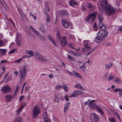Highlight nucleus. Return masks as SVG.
<instances>
[{"label":"nucleus","mask_w":122,"mask_h":122,"mask_svg":"<svg viewBox=\"0 0 122 122\" xmlns=\"http://www.w3.org/2000/svg\"><path fill=\"white\" fill-rule=\"evenodd\" d=\"M108 34V31L106 30H100L97 33L95 41L97 43L101 42L106 38Z\"/></svg>","instance_id":"1"},{"label":"nucleus","mask_w":122,"mask_h":122,"mask_svg":"<svg viewBox=\"0 0 122 122\" xmlns=\"http://www.w3.org/2000/svg\"><path fill=\"white\" fill-rule=\"evenodd\" d=\"M27 66L24 65L19 71V78L20 79V81H22L25 78L26 75V71H25Z\"/></svg>","instance_id":"2"},{"label":"nucleus","mask_w":122,"mask_h":122,"mask_svg":"<svg viewBox=\"0 0 122 122\" xmlns=\"http://www.w3.org/2000/svg\"><path fill=\"white\" fill-rule=\"evenodd\" d=\"M107 10L105 12V14L108 16L114 15L116 10L115 8L110 5H109L107 8Z\"/></svg>","instance_id":"3"},{"label":"nucleus","mask_w":122,"mask_h":122,"mask_svg":"<svg viewBox=\"0 0 122 122\" xmlns=\"http://www.w3.org/2000/svg\"><path fill=\"white\" fill-rule=\"evenodd\" d=\"M97 14V13L96 12H94L89 14L86 18V21L90 22L91 23H93L96 18Z\"/></svg>","instance_id":"4"},{"label":"nucleus","mask_w":122,"mask_h":122,"mask_svg":"<svg viewBox=\"0 0 122 122\" xmlns=\"http://www.w3.org/2000/svg\"><path fill=\"white\" fill-rule=\"evenodd\" d=\"M40 112V107L37 105L35 106L33 110V118L35 119Z\"/></svg>","instance_id":"5"},{"label":"nucleus","mask_w":122,"mask_h":122,"mask_svg":"<svg viewBox=\"0 0 122 122\" xmlns=\"http://www.w3.org/2000/svg\"><path fill=\"white\" fill-rule=\"evenodd\" d=\"M107 2L106 0L100 2L98 4L99 8L102 9L103 10L107 9L108 5H107Z\"/></svg>","instance_id":"6"},{"label":"nucleus","mask_w":122,"mask_h":122,"mask_svg":"<svg viewBox=\"0 0 122 122\" xmlns=\"http://www.w3.org/2000/svg\"><path fill=\"white\" fill-rule=\"evenodd\" d=\"M90 118L92 122H98L99 119V117L96 114L94 113L90 115Z\"/></svg>","instance_id":"7"},{"label":"nucleus","mask_w":122,"mask_h":122,"mask_svg":"<svg viewBox=\"0 0 122 122\" xmlns=\"http://www.w3.org/2000/svg\"><path fill=\"white\" fill-rule=\"evenodd\" d=\"M2 90L3 93H10L11 92V89L9 86H5L2 88Z\"/></svg>","instance_id":"8"},{"label":"nucleus","mask_w":122,"mask_h":122,"mask_svg":"<svg viewBox=\"0 0 122 122\" xmlns=\"http://www.w3.org/2000/svg\"><path fill=\"white\" fill-rule=\"evenodd\" d=\"M61 20L63 27L65 28H68L69 26V24L67 20L63 19H61Z\"/></svg>","instance_id":"9"},{"label":"nucleus","mask_w":122,"mask_h":122,"mask_svg":"<svg viewBox=\"0 0 122 122\" xmlns=\"http://www.w3.org/2000/svg\"><path fill=\"white\" fill-rule=\"evenodd\" d=\"M21 35L19 33H17L16 34V39L17 41V45L18 46H20L22 45V43L21 41L20 37Z\"/></svg>","instance_id":"10"},{"label":"nucleus","mask_w":122,"mask_h":122,"mask_svg":"<svg viewBox=\"0 0 122 122\" xmlns=\"http://www.w3.org/2000/svg\"><path fill=\"white\" fill-rule=\"evenodd\" d=\"M34 54L35 58L39 61H41V60H42V59L43 58V56L37 51L35 52Z\"/></svg>","instance_id":"11"},{"label":"nucleus","mask_w":122,"mask_h":122,"mask_svg":"<svg viewBox=\"0 0 122 122\" xmlns=\"http://www.w3.org/2000/svg\"><path fill=\"white\" fill-rule=\"evenodd\" d=\"M84 4L90 11H92L94 9V6L92 4L86 3Z\"/></svg>","instance_id":"12"},{"label":"nucleus","mask_w":122,"mask_h":122,"mask_svg":"<svg viewBox=\"0 0 122 122\" xmlns=\"http://www.w3.org/2000/svg\"><path fill=\"white\" fill-rule=\"evenodd\" d=\"M73 93L74 94L69 96V97H73L78 96L79 95H80V91L78 90L75 91Z\"/></svg>","instance_id":"13"},{"label":"nucleus","mask_w":122,"mask_h":122,"mask_svg":"<svg viewBox=\"0 0 122 122\" xmlns=\"http://www.w3.org/2000/svg\"><path fill=\"white\" fill-rule=\"evenodd\" d=\"M62 45H66L67 43V38L66 36H63L62 37V39L60 41Z\"/></svg>","instance_id":"14"},{"label":"nucleus","mask_w":122,"mask_h":122,"mask_svg":"<svg viewBox=\"0 0 122 122\" xmlns=\"http://www.w3.org/2000/svg\"><path fill=\"white\" fill-rule=\"evenodd\" d=\"M7 51L6 49H0V56H3L5 55Z\"/></svg>","instance_id":"15"},{"label":"nucleus","mask_w":122,"mask_h":122,"mask_svg":"<svg viewBox=\"0 0 122 122\" xmlns=\"http://www.w3.org/2000/svg\"><path fill=\"white\" fill-rule=\"evenodd\" d=\"M98 25L100 29H102L101 30H106V27L102 22H99L98 24Z\"/></svg>","instance_id":"16"},{"label":"nucleus","mask_w":122,"mask_h":122,"mask_svg":"<svg viewBox=\"0 0 122 122\" xmlns=\"http://www.w3.org/2000/svg\"><path fill=\"white\" fill-rule=\"evenodd\" d=\"M15 96H13V95L12 96H11L10 95H7L5 97L6 100L7 101H10L12 99H14Z\"/></svg>","instance_id":"17"},{"label":"nucleus","mask_w":122,"mask_h":122,"mask_svg":"<svg viewBox=\"0 0 122 122\" xmlns=\"http://www.w3.org/2000/svg\"><path fill=\"white\" fill-rule=\"evenodd\" d=\"M47 38L49 40L51 41L55 46H56V44L54 40L53 39L51 36L50 35H48L47 36Z\"/></svg>","instance_id":"18"},{"label":"nucleus","mask_w":122,"mask_h":122,"mask_svg":"<svg viewBox=\"0 0 122 122\" xmlns=\"http://www.w3.org/2000/svg\"><path fill=\"white\" fill-rule=\"evenodd\" d=\"M90 48V46H84L81 49V51L82 52H84L87 51Z\"/></svg>","instance_id":"19"},{"label":"nucleus","mask_w":122,"mask_h":122,"mask_svg":"<svg viewBox=\"0 0 122 122\" xmlns=\"http://www.w3.org/2000/svg\"><path fill=\"white\" fill-rule=\"evenodd\" d=\"M23 119L20 117H18L16 118L13 121V122H22Z\"/></svg>","instance_id":"20"},{"label":"nucleus","mask_w":122,"mask_h":122,"mask_svg":"<svg viewBox=\"0 0 122 122\" xmlns=\"http://www.w3.org/2000/svg\"><path fill=\"white\" fill-rule=\"evenodd\" d=\"M83 43L84 46H89L91 45L92 44L90 41L89 40H84Z\"/></svg>","instance_id":"21"},{"label":"nucleus","mask_w":122,"mask_h":122,"mask_svg":"<svg viewBox=\"0 0 122 122\" xmlns=\"http://www.w3.org/2000/svg\"><path fill=\"white\" fill-rule=\"evenodd\" d=\"M39 30L42 33H44L46 31V30L45 29L44 25L41 24Z\"/></svg>","instance_id":"22"},{"label":"nucleus","mask_w":122,"mask_h":122,"mask_svg":"<svg viewBox=\"0 0 122 122\" xmlns=\"http://www.w3.org/2000/svg\"><path fill=\"white\" fill-rule=\"evenodd\" d=\"M99 22H101L103 20V15L101 13H99L98 16Z\"/></svg>","instance_id":"23"},{"label":"nucleus","mask_w":122,"mask_h":122,"mask_svg":"<svg viewBox=\"0 0 122 122\" xmlns=\"http://www.w3.org/2000/svg\"><path fill=\"white\" fill-rule=\"evenodd\" d=\"M75 87L76 88L80 89L82 90H84V88L79 84H76L75 86Z\"/></svg>","instance_id":"24"},{"label":"nucleus","mask_w":122,"mask_h":122,"mask_svg":"<svg viewBox=\"0 0 122 122\" xmlns=\"http://www.w3.org/2000/svg\"><path fill=\"white\" fill-rule=\"evenodd\" d=\"M86 63V62H85L82 65V66H80V68L82 69L84 71H85L86 70V66L85 64Z\"/></svg>","instance_id":"25"},{"label":"nucleus","mask_w":122,"mask_h":122,"mask_svg":"<svg viewBox=\"0 0 122 122\" xmlns=\"http://www.w3.org/2000/svg\"><path fill=\"white\" fill-rule=\"evenodd\" d=\"M7 42V41L5 40L2 41L0 39V46H4L5 45Z\"/></svg>","instance_id":"26"},{"label":"nucleus","mask_w":122,"mask_h":122,"mask_svg":"<svg viewBox=\"0 0 122 122\" xmlns=\"http://www.w3.org/2000/svg\"><path fill=\"white\" fill-rule=\"evenodd\" d=\"M77 4V3L74 0H72L70 2V5L71 6H74Z\"/></svg>","instance_id":"27"},{"label":"nucleus","mask_w":122,"mask_h":122,"mask_svg":"<svg viewBox=\"0 0 122 122\" xmlns=\"http://www.w3.org/2000/svg\"><path fill=\"white\" fill-rule=\"evenodd\" d=\"M26 53L32 56L34 55L33 52L31 50H30L29 51H26Z\"/></svg>","instance_id":"28"},{"label":"nucleus","mask_w":122,"mask_h":122,"mask_svg":"<svg viewBox=\"0 0 122 122\" xmlns=\"http://www.w3.org/2000/svg\"><path fill=\"white\" fill-rule=\"evenodd\" d=\"M31 29V30L33 31V32L35 33V34L37 35H39V33L34 28H33L32 26H30L29 27Z\"/></svg>","instance_id":"29"},{"label":"nucleus","mask_w":122,"mask_h":122,"mask_svg":"<svg viewBox=\"0 0 122 122\" xmlns=\"http://www.w3.org/2000/svg\"><path fill=\"white\" fill-rule=\"evenodd\" d=\"M89 104L90 107H91L94 109H95L97 107V105L95 103H89Z\"/></svg>","instance_id":"30"},{"label":"nucleus","mask_w":122,"mask_h":122,"mask_svg":"<svg viewBox=\"0 0 122 122\" xmlns=\"http://www.w3.org/2000/svg\"><path fill=\"white\" fill-rule=\"evenodd\" d=\"M17 50L16 49H14L11 50L9 52L8 54L9 55H10L13 53L14 52H17Z\"/></svg>","instance_id":"31"},{"label":"nucleus","mask_w":122,"mask_h":122,"mask_svg":"<svg viewBox=\"0 0 122 122\" xmlns=\"http://www.w3.org/2000/svg\"><path fill=\"white\" fill-rule=\"evenodd\" d=\"M68 58L70 60L75 61V59L72 56L70 55L69 54L68 55Z\"/></svg>","instance_id":"32"},{"label":"nucleus","mask_w":122,"mask_h":122,"mask_svg":"<svg viewBox=\"0 0 122 122\" xmlns=\"http://www.w3.org/2000/svg\"><path fill=\"white\" fill-rule=\"evenodd\" d=\"M74 73L75 75L74 76H76L80 79H82V76L76 72L75 71V72H74Z\"/></svg>","instance_id":"33"},{"label":"nucleus","mask_w":122,"mask_h":122,"mask_svg":"<svg viewBox=\"0 0 122 122\" xmlns=\"http://www.w3.org/2000/svg\"><path fill=\"white\" fill-rule=\"evenodd\" d=\"M19 86H17L16 87V89L14 93L13 94V96H16V94L18 91L19 89Z\"/></svg>","instance_id":"34"},{"label":"nucleus","mask_w":122,"mask_h":122,"mask_svg":"<svg viewBox=\"0 0 122 122\" xmlns=\"http://www.w3.org/2000/svg\"><path fill=\"white\" fill-rule=\"evenodd\" d=\"M114 78V76L113 75H109L108 76V80L109 81L113 79Z\"/></svg>","instance_id":"35"},{"label":"nucleus","mask_w":122,"mask_h":122,"mask_svg":"<svg viewBox=\"0 0 122 122\" xmlns=\"http://www.w3.org/2000/svg\"><path fill=\"white\" fill-rule=\"evenodd\" d=\"M43 58H42V60H41V61L44 62H46L47 61V60L45 57L43 56Z\"/></svg>","instance_id":"36"},{"label":"nucleus","mask_w":122,"mask_h":122,"mask_svg":"<svg viewBox=\"0 0 122 122\" xmlns=\"http://www.w3.org/2000/svg\"><path fill=\"white\" fill-rule=\"evenodd\" d=\"M97 111L100 112L102 115H103V112L102 110L99 107H97Z\"/></svg>","instance_id":"37"},{"label":"nucleus","mask_w":122,"mask_h":122,"mask_svg":"<svg viewBox=\"0 0 122 122\" xmlns=\"http://www.w3.org/2000/svg\"><path fill=\"white\" fill-rule=\"evenodd\" d=\"M112 63L106 64V68H109L112 65Z\"/></svg>","instance_id":"38"},{"label":"nucleus","mask_w":122,"mask_h":122,"mask_svg":"<svg viewBox=\"0 0 122 122\" xmlns=\"http://www.w3.org/2000/svg\"><path fill=\"white\" fill-rule=\"evenodd\" d=\"M109 120L110 122H117L116 121L113 117L109 118Z\"/></svg>","instance_id":"39"},{"label":"nucleus","mask_w":122,"mask_h":122,"mask_svg":"<svg viewBox=\"0 0 122 122\" xmlns=\"http://www.w3.org/2000/svg\"><path fill=\"white\" fill-rule=\"evenodd\" d=\"M46 112H44L43 114V117L44 118H48V115L47 114Z\"/></svg>","instance_id":"40"},{"label":"nucleus","mask_w":122,"mask_h":122,"mask_svg":"<svg viewBox=\"0 0 122 122\" xmlns=\"http://www.w3.org/2000/svg\"><path fill=\"white\" fill-rule=\"evenodd\" d=\"M51 121L50 119L48 118H44L43 122H50Z\"/></svg>","instance_id":"41"},{"label":"nucleus","mask_w":122,"mask_h":122,"mask_svg":"<svg viewBox=\"0 0 122 122\" xmlns=\"http://www.w3.org/2000/svg\"><path fill=\"white\" fill-rule=\"evenodd\" d=\"M115 81L119 83H120L121 82V80L120 79L117 78H116L115 79Z\"/></svg>","instance_id":"42"},{"label":"nucleus","mask_w":122,"mask_h":122,"mask_svg":"<svg viewBox=\"0 0 122 122\" xmlns=\"http://www.w3.org/2000/svg\"><path fill=\"white\" fill-rule=\"evenodd\" d=\"M119 2H119L118 0H117V1L116 2L115 4V6L117 7L119 6L120 5Z\"/></svg>","instance_id":"43"},{"label":"nucleus","mask_w":122,"mask_h":122,"mask_svg":"<svg viewBox=\"0 0 122 122\" xmlns=\"http://www.w3.org/2000/svg\"><path fill=\"white\" fill-rule=\"evenodd\" d=\"M63 86L61 85H58L56 86V89H59L62 88Z\"/></svg>","instance_id":"44"},{"label":"nucleus","mask_w":122,"mask_h":122,"mask_svg":"<svg viewBox=\"0 0 122 122\" xmlns=\"http://www.w3.org/2000/svg\"><path fill=\"white\" fill-rule=\"evenodd\" d=\"M74 55L76 56H79L81 55V54L79 53L75 52Z\"/></svg>","instance_id":"45"},{"label":"nucleus","mask_w":122,"mask_h":122,"mask_svg":"<svg viewBox=\"0 0 122 122\" xmlns=\"http://www.w3.org/2000/svg\"><path fill=\"white\" fill-rule=\"evenodd\" d=\"M93 27L94 28V29L95 30H97V25L96 23H95L94 24Z\"/></svg>","instance_id":"46"},{"label":"nucleus","mask_w":122,"mask_h":122,"mask_svg":"<svg viewBox=\"0 0 122 122\" xmlns=\"http://www.w3.org/2000/svg\"><path fill=\"white\" fill-rule=\"evenodd\" d=\"M56 37L59 39H60L61 38V35L59 32H58L56 35Z\"/></svg>","instance_id":"47"},{"label":"nucleus","mask_w":122,"mask_h":122,"mask_svg":"<svg viewBox=\"0 0 122 122\" xmlns=\"http://www.w3.org/2000/svg\"><path fill=\"white\" fill-rule=\"evenodd\" d=\"M55 101L57 103L59 102V100L56 95H55Z\"/></svg>","instance_id":"48"},{"label":"nucleus","mask_w":122,"mask_h":122,"mask_svg":"<svg viewBox=\"0 0 122 122\" xmlns=\"http://www.w3.org/2000/svg\"><path fill=\"white\" fill-rule=\"evenodd\" d=\"M26 33L27 34L29 35H32V34L31 33L30 31V30L29 29H28L27 30H26Z\"/></svg>","instance_id":"49"},{"label":"nucleus","mask_w":122,"mask_h":122,"mask_svg":"<svg viewBox=\"0 0 122 122\" xmlns=\"http://www.w3.org/2000/svg\"><path fill=\"white\" fill-rule=\"evenodd\" d=\"M22 60V58H20L19 59L15 61V62L16 63L17 62H18L19 63Z\"/></svg>","instance_id":"50"},{"label":"nucleus","mask_w":122,"mask_h":122,"mask_svg":"<svg viewBox=\"0 0 122 122\" xmlns=\"http://www.w3.org/2000/svg\"><path fill=\"white\" fill-rule=\"evenodd\" d=\"M63 89L65 91H68L67 87L66 85H64L63 87Z\"/></svg>","instance_id":"51"},{"label":"nucleus","mask_w":122,"mask_h":122,"mask_svg":"<svg viewBox=\"0 0 122 122\" xmlns=\"http://www.w3.org/2000/svg\"><path fill=\"white\" fill-rule=\"evenodd\" d=\"M25 97V96L24 95H23L22 96H20L19 98L20 102H21V101L22 100H23V99Z\"/></svg>","instance_id":"52"},{"label":"nucleus","mask_w":122,"mask_h":122,"mask_svg":"<svg viewBox=\"0 0 122 122\" xmlns=\"http://www.w3.org/2000/svg\"><path fill=\"white\" fill-rule=\"evenodd\" d=\"M68 109V107H66L65 106L64 108V111L65 112H66L67 111Z\"/></svg>","instance_id":"53"},{"label":"nucleus","mask_w":122,"mask_h":122,"mask_svg":"<svg viewBox=\"0 0 122 122\" xmlns=\"http://www.w3.org/2000/svg\"><path fill=\"white\" fill-rule=\"evenodd\" d=\"M7 61L6 60H1V62H0V64L1 65L2 63H6Z\"/></svg>","instance_id":"54"},{"label":"nucleus","mask_w":122,"mask_h":122,"mask_svg":"<svg viewBox=\"0 0 122 122\" xmlns=\"http://www.w3.org/2000/svg\"><path fill=\"white\" fill-rule=\"evenodd\" d=\"M22 108H21L18 109L17 111V115L22 110Z\"/></svg>","instance_id":"55"},{"label":"nucleus","mask_w":122,"mask_h":122,"mask_svg":"<svg viewBox=\"0 0 122 122\" xmlns=\"http://www.w3.org/2000/svg\"><path fill=\"white\" fill-rule=\"evenodd\" d=\"M49 11V9L48 8L47 10V8H46V9L45 10V14L46 15H47L48 14V12Z\"/></svg>","instance_id":"56"},{"label":"nucleus","mask_w":122,"mask_h":122,"mask_svg":"<svg viewBox=\"0 0 122 122\" xmlns=\"http://www.w3.org/2000/svg\"><path fill=\"white\" fill-rule=\"evenodd\" d=\"M46 20L47 22H49L50 21V17H48L46 18Z\"/></svg>","instance_id":"57"},{"label":"nucleus","mask_w":122,"mask_h":122,"mask_svg":"<svg viewBox=\"0 0 122 122\" xmlns=\"http://www.w3.org/2000/svg\"><path fill=\"white\" fill-rule=\"evenodd\" d=\"M115 114L116 115L117 117L120 120V118L119 117V116L117 112H115Z\"/></svg>","instance_id":"58"},{"label":"nucleus","mask_w":122,"mask_h":122,"mask_svg":"<svg viewBox=\"0 0 122 122\" xmlns=\"http://www.w3.org/2000/svg\"><path fill=\"white\" fill-rule=\"evenodd\" d=\"M67 72L69 73L71 75H73V76H74V72H75V71H73V73H72L71 72H70L69 71H67Z\"/></svg>","instance_id":"59"},{"label":"nucleus","mask_w":122,"mask_h":122,"mask_svg":"<svg viewBox=\"0 0 122 122\" xmlns=\"http://www.w3.org/2000/svg\"><path fill=\"white\" fill-rule=\"evenodd\" d=\"M65 98L66 100V101H68L69 100L68 98V97H67V95H66L65 96Z\"/></svg>","instance_id":"60"},{"label":"nucleus","mask_w":122,"mask_h":122,"mask_svg":"<svg viewBox=\"0 0 122 122\" xmlns=\"http://www.w3.org/2000/svg\"><path fill=\"white\" fill-rule=\"evenodd\" d=\"M70 104V102H67L66 104H65V106H66V107H68V106Z\"/></svg>","instance_id":"61"},{"label":"nucleus","mask_w":122,"mask_h":122,"mask_svg":"<svg viewBox=\"0 0 122 122\" xmlns=\"http://www.w3.org/2000/svg\"><path fill=\"white\" fill-rule=\"evenodd\" d=\"M53 76V74H50L49 75V77L51 79L52 78V77Z\"/></svg>","instance_id":"62"},{"label":"nucleus","mask_w":122,"mask_h":122,"mask_svg":"<svg viewBox=\"0 0 122 122\" xmlns=\"http://www.w3.org/2000/svg\"><path fill=\"white\" fill-rule=\"evenodd\" d=\"M30 87H28L26 86L25 87V90L26 91H28Z\"/></svg>","instance_id":"63"},{"label":"nucleus","mask_w":122,"mask_h":122,"mask_svg":"<svg viewBox=\"0 0 122 122\" xmlns=\"http://www.w3.org/2000/svg\"><path fill=\"white\" fill-rule=\"evenodd\" d=\"M69 52L72 55H74V53H75L74 52H73L72 51H69Z\"/></svg>","instance_id":"64"}]
</instances>
